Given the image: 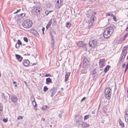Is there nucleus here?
I'll use <instances>...</instances> for the list:
<instances>
[{
    "label": "nucleus",
    "instance_id": "obj_1",
    "mask_svg": "<svg viewBox=\"0 0 128 128\" xmlns=\"http://www.w3.org/2000/svg\"><path fill=\"white\" fill-rule=\"evenodd\" d=\"M114 32L113 28L112 26H110L106 28L104 32V36L105 38H109L111 36Z\"/></svg>",
    "mask_w": 128,
    "mask_h": 128
},
{
    "label": "nucleus",
    "instance_id": "obj_2",
    "mask_svg": "<svg viewBox=\"0 0 128 128\" xmlns=\"http://www.w3.org/2000/svg\"><path fill=\"white\" fill-rule=\"evenodd\" d=\"M96 19V17L94 14H92L90 18V20L86 21V25L88 26V28H90L92 25H93L94 21Z\"/></svg>",
    "mask_w": 128,
    "mask_h": 128
},
{
    "label": "nucleus",
    "instance_id": "obj_3",
    "mask_svg": "<svg viewBox=\"0 0 128 128\" xmlns=\"http://www.w3.org/2000/svg\"><path fill=\"white\" fill-rule=\"evenodd\" d=\"M32 22L29 19H27L24 21L22 24V26L26 28L31 27L32 25Z\"/></svg>",
    "mask_w": 128,
    "mask_h": 128
},
{
    "label": "nucleus",
    "instance_id": "obj_4",
    "mask_svg": "<svg viewBox=\"0 0 128 128\" xmlns=\"http://www.w3.org/2000/svg\"><path fill=\"white\" fill-rule=\"evenodd\" d=\"M97 39V38L96 37L91 38L89 42V46L92 47H94L96 44Z\"/></svg>",
    "mask_w": 128,
    "mask_h": 128
},
{
    "label": "nucleus",
    "instance_id": "obj_5",
    "mask_svg": "<svg viewBox=\"0 0 128 128\" xmlns=\"http://www.w3.org/2000/svg\"><path fill=\"white\" fill-rule=\"evenodd\" d=\"M90 59L88 57H85L83 60L82 66L85 68H89L90 65Z\"/></svg>",
    "mask_w": 128,
    "mask_h": 128
},
{
    "label": "nucleus",
    "instance_id": "obj_6",
    "mask_svg": "<svg viewBox=\"0 0 128 128\" xmlns=\"http://www.w3.org/2000/svg\"><path fill=\"white\" fill-rule=\"evenodd\" d=\"M82 118L81 116H78L76 119L75 122L76 124L78 126L82 125L83 122L82 120Z\"/></svg>",
    "mask_w": 128,
    "mask_h": 128
},
{
    "label": "nucleus",
    "instance_id": "obj_7",
    "mask_svg": "<svg viewBox=\"0 0 128 128\" xmlns=\"http://www.w3.org/2000/svg\"><path fill=\"white\" fill-rule=\"evenodd\" d=\"M18 98L15 95H13L10 97L9 99V101L10 103L12 102L13 103L16 102Z\"/></svg>",
    "mask_w": 128,
    "mask_h": 128
},
{
    "label": "nucleus",
    "instance_id": "obj_8",
    "mask_svg": "<svg viewBox=\"0 0 128 128\" xmlns=\"http://www.w3.org/2000/svg\"><path fill=\"white\" fill-rule=\"evenodd\" d=\"M63 0H57L56 4V7L59 8L62 4Z\"/></svg>",
    "mask_w": 128,
    "mask_h": 128
},
{
    "label": "nucleus",
    "instance_id": "obj_9",
    "mask_svg": "<svg viewBox=\"0 0 128 128\" xmlns=\"http://www.w3.org/2000/svg\"><path fill=\"white\" fill-rule=\"evenodd\" d=\"M105 60L104 59H100L99 62L100 67L102 68L105 65Z\"/></svg>",
    "mask_w": 128,
    "mask_h": 128
},
{
    "label": "nucleus",
    "instance_id": "obj_10",
    "mask_svg": "<svg viewBox=\"0 0 128 128\" xmlns=\"http://www.w3.org/2000/svg\"><path fill=\"white\" fill-rule=\"evenodd\" d=\"M34 10H36L37 15L40 14V12L42 11L41 7L39 6H37L36 8H34Z\"/></svg>",
    "mask_w": 128,
    "mask_h": 128
},
{
    "label": "nucleus",
    "instance_id": "obj_11",
    "mask_svg": "<svg viewBox=\"0 0 128 128\" xmlns=\"http://www.w3.org/2000/svg\"><path fill=\"white\" fill-rule=\"evenodd\" d=\"M88 68H85V66L84 67V66H82V69L81 70V72L83 74H86L87 72V69Z\"/></svg>",
    "mask_w": 128,
    "mask_h": 128
},
{
    "label": "nucleus",
    "instance_id": "obj_12",
    "mask_svg": "<svg viewBox=\"0 0 128 128\" xmlns=\"http://www.w3.org/2000/svg\"><path fill=\"white\" fill-rule=\"evenodd\" d=\"M15 55L18 60L19 62H21L22 59V57L20 55L18 54H15Z\"/></svg>",
    "mask_w": 128,
    "mask_h": 128
},
{
    "label": "nucleus",
    "instance_id": "obj_13",
    "mask_svg": "<svg viewBox=\"0 0 128 128\" xmlns=\"http://www.w3.org/2000/svg\"><path fill=\"white\" fill-rule=\"evenodd\" d=\"M22 64L25 66H27L29 64V61L28 60H24Z\"/></svg>",
    "mask_w": 128,
    "mask_h": 128
},
{
    "label": "nucleus",
    "instance_id": "obj_14",
    "mask_svg": "<svg viewBox=\"0 0 128 128\" xmlns=\"http://www.w3.org/2000/svg\"><path fill=\"white\" fill-rule=\"evenodd\" d=\"M77 45L78 47H83L85 45V44L82 42H79L77 44Z\"/></svg>",
    "mask_w": 128,
    "mask_h": 128
},
{
    "label": "nucleus",
    "instance_id": "obj_15",
    "mask_svg": "<svg viewBox=\"0 0 128 128\" xmlns=\"http://www.w3.org/2000/svg\"><path fill=\"white\" fill-rule=\"evenodd\" d=\"M50 93L51 94V96L52 97L55 94L56 90H55L54 89H52L50 90Z\"/></svg>",
    "mask_w": 128,
    "mask_h": 128
},
{
    "label": "nucleus",
    "instance_id": "obj_16",
    "mask_svg": "<svg viewBox=\"0 0 128 128\" xmlns=\"http://www.w3.org/2000/svg\"><path fill=\"white\" fill-rule=\"evenodd\" d=\"M104 92H106V93H108L109 94V93L110 94H112L111 89L109 88H106Z\"/></svg>",
    "mask_w": 128,
    "mask_h": 128
},
{
    "label": "nucleus",
    "instance_id": "obj_17",
    "mask_svg": "<svg viewBox=\"0 0 128 128\" xmlns=\"http://www.w3.org/2000/svg\"><path fill=\"white\" fill-rule=\"evenodd\" d=\"M50 35L51 36V42H52L51 44L53 45V46L54 43V36L52 33H50Z\"/></svg>",
    "mask_w": 128,
    "mask_h": 128
},
{
    "label": "nucleus",
    "instance_id": "obj_18",
    "mask_svg": "<svg viewBox=\"0 0 128 128\" xmlns=\"http://www.w3.org/2000/svg\"><path fill=\"white\" fill-rule=\"evenodd\" d=\"M46 84H49L50 83H52V80L50 78H46Z\"/></svg>",
    "mask_w": 128,
    "mask_h": 128
},
{
    "label": "nucleus",
    "instance_id": "obj_19",
    "mask_svg": "<svg viewBox=\"0 0 128 128\" xmlns=\"http://www.w3.org/2000/svg\"><path fill=\"white\" fill-rule=\"evenodd\" d=\"M70 72H67L65 76V82H67L68 80V76H70Z\"/></svg>",
    "mask_w": 128,
    "mask_h": 128
},
{
    "label": "nucleus",
    "instance_id": "obj_20",
    "mask_svg": "<svg viewBox=\"0 0 128 128\" xmlns=\"http://www.w3.org/2000/svg\"><path fill=\"white\" fill-rule=\"evenodd\" d=\"M31 32L34 35H35L36 36H39V34L38 32L35 30L31 31Z\"/></svg>",
    "mask_w": 128,
    "mask_h": 128
},
{
    "label": "nucleus",
    "instance_id": "obj_21",
    "mask_svg": "<svg viewBox=\"0 0 128 128\" xmlns=\"http://www.w3.org/2000/svg\"><path fill=\"white\" fill-rule=\"evenodd\" d=\"M82 126L83 127L86 128L88 127L89 126V125L87 124L86 122H83Z\"/></svg>",
    "mask_w": 128,
    "mask_h": 128
},
{
    "label": "nucleus",
    "instance_id": "obj_22",
    "mask_svg": "<svg viewBox=\"0 0 128 128\" xmlns=\"http://www.w3.org/2000/svg\"><path fill=\"white\" fill-rule=\"evenodd\" d=\"M110 67V66L109 65L105 67L104 70V72L105 73H106L107 72Z\"/></svg>",
    "mask_w": 128,
    "mask_h": 128
},
{
    "label": "nucleus",
    "instance_id": "obj_23",
    "mask_svg": "<svg viewBox=\"0 0 128 128\" xmlns=\"http://www.w3.org/2000/svg\"><path fill=\"white\" fill-rule=\"evenodd\" d=\"M112 94H105L106 98L108 100H109L110 99Z\"/></svg>",
    "mask_w": 128,
    "mask_h": 128
},
{
    "label": "nucleus",
    "instance_id": "obj_24",
    "mask_svg": "<svg viewBox=\"0 0 128 128\" xmlns=\"http://www.w3.org/2000/svg\"><path fill=\"white\" fill-rule=\"evenodd\" d=\"M96 72L95 71V70H94L92 74V76L95 78H96L97 77V75L96 74Z\"/></svg>",
    "mask_w": 128,
    "mask_h": 128
},
{
    "label": "nucleus",
    "instance_id": "obj_25",
    "mask_svg": "<svg viewBox=\"0 0 128 128\" xmlns=\"http://www.w3.org/2000/svg\"><path fill=\"white\" fill-rule=\"evenodd\" d=\"M124 118L126 122H127L128 121V114L127 113V112H126V114L124 116Z\"/></svg>",
    "mask_w": 128,
    "mask_h": 128
},
{
    "label": "nucleus",
    "instance_id": "obj_26",
    "mask_svg": "<svg viewBox=\"0 0 128 128\" xmlns=\"http://www.w3.org/2000/svg\"><path fill=\"white\" fill-rule=\"evenodd\" d=\"M119 123L122 127H124V123L122 122V121L121 120H119Z\"/></svg>",
    "mask_w": 128,
    "mask_h": 128
},
{
    "label": "nucleus",
    "instance_id": "obj_27",
    "mask_svg": "<svg viewBox=\"0 0 128 128\" xmlns=\"http://www.w3.org/2000/svg\"><path fill=\"white\" fill-rule=\"evenodd\" d=\"M66 27L68 28H69L70 27V26L71 25V24L69 22H66Z\"/></svg>",
    "mask_w": 128,
    "mask_h": 128
},
{
    "label": "nucleus",
    "instance_id": "obj_28",
    "mask_svg": "<svg viewBox=\"0 0 128 128\" xmlns=\"http://www.w3.org/2000/svg\"><path fill=\"white\" fill-rule=\"evenodd\" d=\"M52 6V4L50 3H48L46 4V6L48 8H50Z\"/></svg>",
    "mask_w": 128,
    "mask_h": 128
},
{
    "label": "nucleus",
    "instance_id": "obj_29",
    "mask_svg": "<svg viewBox=\"0 0 128 128\" xmlns=\"http://www.w3.org/2000/svg\"><path fill=\"white\" fill-rule=\"evenodd\" d=\"M114 84L113 82H110L109 83L108 85L110 87H112L114 86Z\"/></svg>",
    "mask_w": 128,
    "mask_h": 128
},
{
    "label": "nucleus",
    "instance_id": "obj_30",
    "mask_svg": "<svg viewBox=\"0 0 128 128\" xmlns=\"http://www.w3.org/2000/svg\"><path fill=\"white\" fill-rule=\"evenodd\" d=\"M127 53V52L125 51V52L123 53V54L122 53L121 54V56H124L125 57Z\"/></svg>",
    "mask_w": 128,
    "mask_h": 128
},
{
    "label": "nucleus",
    "instance_id": "obj_31",
    "mask_svg": "<svg viewBox=\"0 0 128 128\" xmlns=\"http://www.w3.org/2000/svg\"><path fill=\"white\" fill-rule=\"evenodd\" d=\"M2 107L1 104H0V114L2 112Z\"/></svg>",
    "mask_w": 128,
    "mask_h": 128
},
{
    "label": "nucleus",
    "instance_id": "obj_32",
    "mask_svg": "<svg viewBox=\"0 0 128 128\" xmlns=\"http://www.w3.org/2000/svg\"><path fill=\"white\" fill-rule=\"evenodd\" d=\"M48 89V88L46 86H44V92H46Z\"/></svg>",
    "mask_w": 128,
    "mask_h": 128
},
{
    "label": "nucleus",
    "instance_id": "obj_33",
    "mask_svg": "<svg viewBox=\"0 0 128 128\" xmlns=\"http://www.w3.org/2000/svg\"><path fill=\"white\" fill-rule=\"evenodd\" d=\"M128 36V33H126V35H125L124 37V38L123 39V40L124 41V40L126 39V38L127 36Z\"/></svg>",
    "mask_w": 128,
    "mask_h": 128
},
{
    "label": "nucleus",
    "instance_id": "obj_34",
    "mask_svg": "<svg viewBox=\"0 0 128 128\" xmlns=\"http://www.w3.org/2000/svg\"><path fill=\"white\" fill-rule=\"evenodd\" d=\"M125 57L124 56H122V58L120 60V61L121 62H124V59Z\"/></svg>",
    "mask_w": 128,
    "mask_h": 128
},
{
    "label": "nucleus",
    "instance_id": "obj_35",
    "mask_svg": "<svg viewBox=\"0 0 128 128\" xmlns=\"http://www.w3.org/2000/svg\"><path fill=\"white\" fill-rule=\"evenodd\" d=\"M128 69V62H127V64L126 65V67L125 68V69L124 70V73H125L126 72V71H127V70Z\"/></svg>",
    "mask_w": 128,
    "mask_h": 128
},
{
    "label": "nucleus",
    "instance_id": "obj_36",
    "mask_svg": "<svg viewBox=\"0 0 128 128\" xmlns=\"http://www.w3.org/2000/svg\"><path fill=\"white\" fill-rule=\"evenodd\" d=\"M31 101L32 102H34L35 101L34 98V96H32L31 98Z\"/></svg>",
    "mask_w": 128,
    "mask_h": 128
},
{
    "label": "nucleus",
    "instance_id": "obj_37",
    "mask_svg": "<svg viewBox=\"0 0 128 128\" xmlns=\"http://www.w3.org/2000/svg\"><path fill=\"white\" fill-rule=\"evenodd\" d=\"M24 41L26 42H28V38L26 37H24Z\"/></svg>",
    "mask_w": 128,
    "mask_h": 128
},
{
    "label": "nucleus",
    "instance_id": "obj_38",
    "mask_svg": "<svg viewBox=\"0 0 128 128\" xmlns=\"http://www.w3.org/2000/svg\"><path fill=\"white\" fill-rule=\"evenodd\" d=\"M88 115H86L84 117V120H86L88 118Z\"/></svg>",
    "mask_w": 128,
    "mask_h": 128
},
{
    "label": "nucleus",
    "instance_id": "obj_39",
    "mask_svg": "<svg viewBox=\"0 0 128 128\" xmlns=\"http://www.w3.org/2000/svg\"><path fill=\"white\" fill-rule=\"evenodd\" d=\"M32 104L34 106H36V103L35 101L32 102Z\"/></svg>",
    "mask_w": 128,
    "mask_h": 128
},
{
    "label": "nucleus",
    "instance_id": "obj_40",
    "mask_svg": "<svg viewBox=\"0 0 128 128\" xmlns=\"http://www.w3.org/2000/svg\"><path fill=\"white\" fill-rule=\"evenodd\" d=\"M20 45L18 43H16V44L15 47L16 48H18L20 47Z\"/></svg>",
    "mask_w": 128,
    "mask_h": 128
},
{
    "label": "nucleus",
    "instance_id": "obj_41",
    "mask_svg": "<svg viewBox=\"0 0 128 128\" xmlns=\"http://www.w3.org/2000/svg\"><path fill=\"white\" fill-rule=\"evenodd\" d=\"M45 13L46 15H48L49 14V13H50L49 10H46L45 12Z\"/></svg>",
    "mask_w": 128,
    "mask_h": 128
},
{
    "label": "nucleus",
    "instance_id": "obj_42",
    "mask_svg": "<svg viewBox=\"0 0 128 128\" xmlns=\"http://www.w3.org/2000/svg\"><path fill=\"white\" fill-rule=\"evenodd\" d=\"M127 48L128 46H126L123 48V50H127Z\"/></svg>",
    "mask_w": 128,
    "mask_h": 128
},
{
    "label": "nucleus",
    "instance_id": "obj_43",
    "mask_svg": "<svg viewBox=\"0 0 128 128\" xmlns=\"http://www.w3.org/2000/svg\"><path fill=\"white\" fill-rule=\"evenodd\" d=\"M18 44H19L20 45H22V42L20 41V40H18V42L17 43Z\"/></svg>",
    "mask_w": 128,
    "mask_h": 128
},
{
    "label": "nucleus",
    "instance_id": "obj_44",
    "mask_svg": "<svg viewBox=\"0 0 128 128\" xmlns=\"http://www.w3.org/2000/svg\"><path fill=\"white\" fill-rule=\"evenodd\" d=\"M47 106H44L42 108V110H45L46 109V108H47Z\"/></svg>",
    "mask_w": 128,
    "mask_h": 128
},
{
    "label": "nucleus",
    "instance_id": "obj_45",
    "mask_svg": "<svg viewBox=\"0 0 128 128\" xmlns=\"http://www.w3.org/2000/svg\"><path fill=\"white\" fill-rule=\"evenodd\" d=\"M3 120V121L5 122H6L7 121H8V119H6L5 118H4Z\"/></svg>",
    "mask_w": 128,
    "mask_h": 128
},
{
    "label": "nucleus",
    "instance_id": "obj_46",
    "mask_svg": "<svg viewBox=\"0 0 128 128\" xmlns=\"http://www.w3.org/2000/svg\"><path fill=\"white\" fill-rule=\"evenodd\" d=\"M18 119H21L23 118V116H19L18 118Z\"/></svg>",
    "mask_w": 128,
    "mask_h": 128
},
{
    "label": "nucleus",
    "instance_id": "obj_47",
    "mask_svg": "<svg viewBox=\"0 0 128 128\" xmlns=\"http://www.w3.org/2000/svg\"><path fill=\"white\" fill-rule=\"evenodd\" d=\"M25 14H26L25 13H22L20 14V16H22V17H23L25 16Z\"/></svg>",
    "mask_w": 128,
    "mask_h": 128
},
{
    "label": "nucleus",
    "instance_id": "obj_48",
    "mask_svg": "<svg viewBox=\"0 0 128 128\" xmlns=\"http://www.w3.org/2000/svg\"><path fill=\"white\" fill-rule=\"evenodd\" d=\"M51 76V75L50 74H46L45 76V77H48V76Z\"/></svg>",
    "mask_w": 128,
    "mask_h": 128
},
{
    "label": "nucleus",
    "instance_id": "obj_49",
    "mask_svg": "<svg viewBox=\"0 0 128 128\" xmlns=\"http://www.w3.org/2000/svg\"><path fill=\"white\" fill-rule=\"evenodd\" d=\"M113 18L114 20L115 21H116V16H114Z\"/></svg>",
    "mask_w": 128,
    "mask_h": 128
},
{
    "label": "nucleus",
    "instance_id": "obj_50",
    "mask_svg": "<svg viewBox=\"0 0 128 128\" xmlns=\"http://www.w3.org/2000/svg\"><path fill=\"white\" fill-rule=\"evenodd\" d=\"M51 23H52L51 20H49V22L48 24H50V25L51 24Z\"/></svg>",
    "mask_w": 128,
    "mask_h": 128
},
{
    "label": "nucleus",
    "instance_id": "obj_51",
    "mask_svg": "<svg viewBox=\"0 0 128 128\" xmlns=\"http://www.w3.org/2000/svg\"><path fill=\"white\" fill-rule=\"evenodd\" d=\"M50 26V24H48L46 26V27L47 28H48Z\"/></svg>",
    "mask_w": 128,
    "mask_h": 128
},
{
    "label": "nucleus",
    "instance_id": "obj_52",
    "mask_svg": "<svg viewBox=\"0 0 128 128\" xmlns=\"http://www.w3.org/2000/svg\"><path fill=\"white\" fill-rule=\"evenodd\" d=\"M20 9L19 10H18L16 12H15V13H14V14H16L17 13H18V12H19L20 11Z\"/></svg>",
    "mask_w": 128,
    "mask_h": 128
},
{
    "label": "nucleus",
    "instance_id": "obj_53",
    "mask_svg": "<svg viewBox=\"0 0 128 128\" xmlns=\"http://www.w3.org/2000/svg\"><path fill=\"white\" fill-rule=\"evenodd\" d=\"M110 15V14L109 13H106V16H108Z\"/></svg>",
    "mask_w": 128,
    "mask_h": 128
},
{
    "label": "nucleus",
    "instance_id": "obj_54",
    "mask_svg": "<svg viewBox=\"0 0 128 128\" xmlns=\"http://www.w3.org/2000/svg\"><path fill=\"white\" fill-rule=\"evenodd\" d=\"M86 98L85 97H84L81 100V102H82L83 100H84L86 99Z\"/></svg>",
    "mask_w": 128,
    "mask_h": 128
},
{
    "label": "nucleus",
    "instance_id": "obj_55",
    "mask_svg": "<svg viewBox=\"0 0 128 128\" xmlns=\"http://www.w3.org/2000/svg\"><path fill=\"white\" fill-rule=\"evenodd\" d=\"M126 64H124L122 65V67L123 68H124L125 67Z\"/></svg>",
    "mask_w": 128,
    "mask_h": 128
},
{
    "label": "nucleus",
    "instance_id": "obj_56",
    "mask_svg": "<svg viewBox=\"0 0 128 128\" xmlns=\"http://www.w3.org/2000/svg\"><path fill=\"white\" fill-rule=\"evenodd\" d=\"M44 30H45V28H44V27H43L42 28V32H43L44 31Z\"/></svg>",
    "mask_w": 128,
    "mask_h": 128
},
{
    "label": "nucleus",
    "instance_id": "obj_57",
    "mask_svg": "<svg viewBox=\"0 0 128 128\" xmlns=\"http://www.w3.org/2000/svg\"><path fill=\"white\" fill-rule=\"evenodd\" d=\"M111 16V17H113V16H114L112 14H110V15Z\"/></svg>",
    "mask_w": 128,
    "mask_h": 128
},
{
    "label": "nucleus",
    "instance_id": "obj_58",
    "mask_svg": "<svg viewBox=\"0 0 128 128\" xmlns=\"http://www.w3.org/2000/svg\"><path fill=\"white\" fill-rule=\"evenodd\" d=\"M54 44L53 46V45L51 44V46L52 48L53 49L54 48Z\"/></svg>",
    "mask_w": 128,
    "mask_h": 128
},
{
    "label": "nucleus",
    "instance_id": "obj_59",
    "mask_svg": "<svg viewBox=\"0 0 128 128\" xmlns=\"http://www.w3.org/2000/svg\"><path fill=\"white\" fill-rule=\"evenodd\" d=\"M125 51L126 50H123V49H122V53L123 54V53L125 52L126 51Z\"/></svg>",
    "mask_w": 128,
    "mask_h": 128
},
{
    "label": "nucleus",
    "instance_id": "obj_60",
    "mask_svg": "<svg viewBox=\"0 0 128 128\" xmlns=\"http://www.w3.org/2000/svg\"><path fill=\"white\" fill-rule=\"evenodd\" d=\"M104 94H109L108 93H106V92H104Z\"/></svg>",
    "mask_w": 128,
    "mask_h": 128
},
{
    "label": "nucleus",
    "instance_id": "obj_61",
    "mask_svg": "<svg viewBox=\"0 0 128 128\" xmlns=\"http://www.w3.org/2000/svg\"><path fill=\"white\" fill-rule=\"evenodd\" d=\"M61 114H59L58 116L60 118H61L62 117V116H61Z\"/></svg>",
    "mask_w": 128,
    "mask_h": 128
},
{
    "label": "nucleus",
    "instance_id": "obj_62",
    "mask_svg": "<svg viewBox=\"0 0 128 128\" xmlns=\"http://www.w3.org/2000/svg\"><path fill=\"white\" fill-rule=\"evenodd\" d=\"M92 114H95V112L94 111H93L92 112Z\"/></svg>",
    "mask_w": 128,
    "mask_h": 128
},
{
    "label": "nucleus",
    "instance_id": "obj_63",
    "mask_svg": "<svg viewBox=\"0 0 128 128\" xmlns=\"http://www.w3.org/2000/svg\"><path fill=\"white\" fill-rule=\"evenodd\" d=\"M125 112L126 114V112H127V113L128 114V112L127 110H125Z\"/></svg>",
    "mask_w": 128,
    "mask_h": 128
},
{
    "label": "nucleus",
    "instance_id": "obj_64",
    "mask_svg": "<svg viewBox=\"0 0 128 128\" xmlns=\"http://www.w3.org/2000/svg\"><path fill=\"white\" fill-rule=\"evenodd\" d=\"M16 82L15 81H14L13 82V84H16Z\"/></svg>",
    "mask_w": 128,
    "mask_h": 128
}]
</instances>
